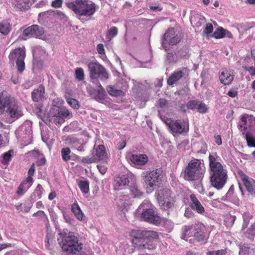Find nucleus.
<instances>
[{
  "label": "nucleus",
  "instance_id": "obj_1",
  "mask_svg": "<svg viewBox=\"0 0 255 255\" xmlns=\"http://www.w3.org/2000/svg\"><path fill=\"white\" fill-rule=\"evenodd\" d=\"M220 160L216 154L209 155L210 182L212 186L218 190L223 187L227 179V170L220 163Z\"/></svg>",
  "mask_w": 255,
  "mask_h": 255
},
{
  "label": "nucleus",
  "instance_id": "obj_2",
  "mask_svg": "<svg viewBox=\"0 0 255 255\" xmlns=\"http://www.w3.org/2000/svg\"><path fill=\"white\" fill-rule=\"evenodd\" d=\"M5 114L9 123H12L21 117L23 114L21 108L16 100L5 92L0 95V115Z\"/></svg>",
  "mask_w": 255,
  "mask_h": 255
},
{
  "label": "nucleus",
  "instance_id": "obj_3",
  "mask_svg": "<svg viewBox=\"0 0 255 255\" xmlns=\"http://www.w3.org/2000/svg\"><path fill=\"white\" fill-rule=\"evenodd\" d=\"M132 243L135 248L138 249H147L153 250L155 246L152 243V240L158 237L156 232L153 231L134 230L132 232Z\"/></svg>",
  "mask_w": 255,
  "mask_h": 255
},
{
  "label": "nucleus",
  "instance_id": "obj_4",
  "mask_svg": "<svg viewBox=\"0 0 255 255\" xmlns=\"http://www.w3.org/2000/svg\"><path fill=\"white\" fill-rule=\"evenodd\" d=\"M205 168L201 160L194 158L190 161L182 172L184 179L187 181L197 180L204 176Z\"/></svg>",
  "mask_w": 255,
  "mask_h": 255
},
{
  "label": "nucleus",
  "instance_id": "obj_5",
  "mask_svg": "<svg viewBox=\"0 0 255 255\" xmlns=\"http://www.w3.org/2000/svg\"><path fill=\"white\" fill-rule=\"evenodd\" d=\"M63 237L58 238V241L63 251L68 255H78L82 249V244L79 243L78 238L73 232L68 234L64 232Z\"/></svg>",
  "mask_w": 255,
  "mask_h": 255
},
{
  "label": "nucleus",
  "instance_id": "obj_6",
  "mask_svg": "<svg viewBox=\"0 0 255 255\" xmlns=\"http://www.w3.org/2000/svg\"><path fill=\"white\" fill-rule=\"evenodd\" d=\"M66 5L79 16H91L96 11L95 4L89 0L69 1L66 3Z\"/></svg>",
  "mask_w": 255,
  "mask_h": 255
},
{
  "label": "nucleus",
  "instance_id": "obj_7",
  "mask_svg": "<svg viewBox=\"0 0 255 255\" xmlns=\"http://www.w3.org/2000/svg\"><path fill=\"white\" fill-rule=\"evenodd\" d=\"M155 196L162 209L167 210L174 207L175 198L169 189L164 188L158 189L156 191Z\"/></svg>",
  "mask_w": 255,
  "mask_h": 255
},
{
  "label": "nucleus",
  "instance_id": "obj_8",
  "mask_svg": "<svg viewBox=\"0 0 255 255\" xmlns=\"http://www.w3.org/2000/svg\"><path fill=\"white\" fill-rule=\"evenodd\" d=\"M148 206L145 203H142L138 208V212H141L140 219L154 225H159L161 222V218L152 209L147 208Z\"/></svg>",
  "mask_w": 255,
  "mask_h": 255
},
{
  "label": "nucleus",
  "instance_id": "obj_9",
  "mask_svg": "<svg viewBox=\"0 0 255 255\" xmlns=\"http://www.w3.org/2000/svg\"><path fill=\"white\" fill-rule=\"evenodd\" d=\"M8 58L10 61H15L17 71L21 73L25 69L24 62L25 58L24 48H17L12 50L9 54Z\"/></svg>",
  "mask_w": 255,
  "mask_h": 255
},
{
  "label": "nucleus",
  "instance_id": "obj_10",
  "mask_svg": "<svg viewBox=\"0 0 255 255\" xmlns=\"http://www.w3.org/2000/svg\"><path fill=\"white\" fill-rule=\"evenodd\" d=\"M88 69L90 77L92 79H100L101 80L104 81L108 78V74L105 68L98 63H89Z\"/></svg>",
  "mask_w": 255,
  "mask_h": 255
},
{
  "label": "nucleus",
  "instance_id": "obj_11",
  "mask_svg": "<svg viewBox=\"0 0 255 255\" xmlns=\"http://www.w3.org/2000/svg\"><path fill=\"white\" fill-rule=\"evenodd\" d=\"M181 40L180 36L176 34L173 28L169 29L163 36L162 46L165 50H167L168 45H175Z\"/></svg>",
  "mask_w": 255,
  "mask_h": 255
},
{
  "label": "nucleus",
  "instance_id": "obj_12",
  "mask_svg": "<svg viewBox=\"0 0 255 255\" xmlns=\"http://www.w3.org/2000/svg\"><path fill=\"white\" fill-rule=\"evenodd\" d=\"M126 193H127L126 195H123L120 198L121 204H123L125 207L128 204V203L126 202L128 199L140 198L143 194V193L140 191L137 185L134 184H131L128 188Z\"/></svg>",
  "mask_w": 255,
  "mask_h": 255
},
{
  "label": "nucleus",
  "instance_id": "obj_13",
  "mask_svg": "<svg viewBox=\"0 0 255 255\" xmlns=\"http://www.w3.org/2000/svg\"><path fill=\"white\" fill-rule=\"evenodd\" d=\"M166 124L172 133L182 134L187 132L189 130L188 125H186L184 121L169 120V122H166Z\"/></svg>",
  "mask_w": 255,
  "mask_h": 255
},
{
  "label": "nucleus",
  "instance_id": "obj_14",
  "mask_svg": "<svg viewBox=\"0 0 255 255\" xmlns=\"http://www.w3.org/2000/svg\"><path fill=\"white\" fill-rule=\"evenodd\" d=\"M161 173L162 171L160 169L149 172L144 177L146 184L151 188L157 186L162 178Z\"/></svg>",
  "mask_w": 255,
  "mask_h": 255
},
{
  "label": "nucleus",
  "instance_id": "obj_15",
  "mask_svg": "<svg viewBox=\"0 0 255 255\" xmlns=\"http://www.w3.org/2000/svg\"><path fill=\"white\" fill-rule=\"evenodd\" d=\"M42 120L47 125L49 126L52 122L55 124H57L63 123L64 122V119L60 117L59 115H57V114L55 112V111L53 110V108L50 110L49 112L47 115L43 116L42 118Z\"/></svg>",
  "mask_w": 255,
  "mask_h": 255
},
{
  "label": "nucleus",
  "instance_id": "obj_16",
  "mask_svg": "<svg viewBox=\"0 0 255 255\" xmlns=\"http://www.w3.org/2000/svg\"><path fill=\"white\" fill-rule=\"evenodd\" d=\"M43 28L38 25H32L25 29L22 33L26 37H38L44 33Z\"/></svg>",
  "mask_w": 255,
  "mask_h": 255
},
{
  "label": "nucleus",
  "instance_id": "obj_17",
  "mask_svg": "<svg viewBox=\"0 0 255 255\" xmlns=\"http://www.w3.org/2000/svg\"><path fill=\"white\" fill-rule=\"evenodd\" d=\"M193 236L198 242L207 241L208 235L206 232L205 228L202 225H197L194 226L193 229Z\"/></svg>",
  "mask_w": 255,
  "mask_h": 255
},
{
  "label": "nucleus",
  "instance_id": "obj_18",
  "mask_svg": "<svg viewBox=\"0 0 255 255\" xmlns=\"http://www.w3.org/2000/svg\"><path fill=\"white\" fill-rule=\"evenodd\" d=\"M238 173L248 191L252 195L255 196V182L253 179L249 180L248 176H247L242 171H239Z\"/></svg>",
  "mask_w": 255,
  "mask_h": 255
},
{
  "label": "nucleus",
  "instance_id": "obj_19",
  "mask_svg": "<svg viewBox=\"0 0 255 255\" xmlns=\"http://www.w3.org/2000/svg\"><path fill=\"white\" fill-rule=\"evenodd\" d=\"M185 75H188V70L187 68H182L174 72L168 78L167 81L168 85L170 86L173 85Z\"/></svg>",
  "mask_w": 255,
  "mask_h": 255
},
{
  "label": "nucleus",
  "instance_id": "obj_20",
  "mask_svg": "<svg viewBox=\"0 0 255 255\" xmlns=\"http://www.w3.org/2000/svg\"><path fill=\"white\" fill-rule=\"evenodd\" d=\"M249 223V220L248 218L244 217V221L242 226V230L244 231L245 236L250 240H253L255 236V224H252L250 227L245 231L247 228Z\"/></svg>",
  "mask_w": 255,
  "mask_h": 255
},
{
  "label": "nucleus",
  "instance_id": "obj_21",
  "mask_svg": "<svg viewBox=\"0 0 255 255\" xmlns=\"http://www.w3.org/2000/svg\"><path fill=\"white\" fill-rule=\"evenodd\" d=\"M129 183V178L126 175L116 177L114 181V188L116 190H122Z\"/></svg>",
  "mask_w": 255,
  "mask_h": 255
},
{
  "label": "nucleus",
  "instance_id": "obj_22",
  "mask_svg": "<svg viewBox=\"0 0 255 255\" xmlns=\"http://www.w3.org/2000/svg\"><path fill=\"white\" fill-rule=\"evenodd\" d=\"M190 197L192 201L191 205L192 209L196 211L199 214H203L205 212L204 208L196 197L195 195L191 194Z\"/></svg>",
  "mask_w": 255,
  "mask_h": 255
},
{
  "label": "nucleus",
  "instance_id": "obj_23",
  "mask_svg": "<svg viewBox=\"0 0 255 255\" xmlns=\"http://www.w3.org/2000/svg\"><path fill=\"white\" fill-rule=\"evenodd\" d=\"M131 161L135 164L143 165L148 161V157L146 154H132L130 158Z\"/></svg>",
  "mask_w": 255,
  "mask_h": 255
},
{
  "label": "nucleus",
  "instance_id": "obj_24",
  "mask_svg": "<svg viewBox=\"0 0 255 255\" xmlns=\"http://www.w3.org/2000/svg\"><path fill=\"white\" fill-rule=\"evenodd\" d=\"M220 80L224 85L230 84L234 79L233 75H231L227 70L221 73L219 76Z\"/></svg>",
  "mask_w": 255,
  "mask_h": 255
},
{
  "label": "nucleus",
  "instance_id": "obj_25",
  "mask_svg": "<svg viewBox=\"0 0 255 255\" xmlns=\"http://www.w3.org/2000/svg\"><path fill=\"white\" fill-rule=\"evenodd\" d=\"M44 88L42 86L39 87L37 89H34L32 93L31 96L33 101L38 102L44 98Z\"/></svg>",
  "mask_w": 255,
  "mask_h": 255
},
{
  "label": "nucleus",
  "instance_id": "obj_26",
  "mask_svg": "<svg viewBox=\"0 0 255 255\" xmlns=\"http://www.w3.org/2000/svg\"><path fill=\"white\" fill-rule=\"evenodd\" d=\"M239 255H255V249L244 245H239Z\"/></svg>",
  "mask_w": 255,
  "mask_h": 255
},
{
  "label": "nucleus",
  "instance_id": "obj_27",
  "mask_svg": "<svg viewBox=\"0 0 255 255\" xmlns=\"http://www.w3.org/2000/svg\"><path fill=\"white\" fill-rule=\"evenodd\" d=\"M94 156L97 159V162L105 159L107 156L105 146L103 145H99L98 148L96 149V154Z\"/></svg>",
  "mask_w": 255,
  "mask_h": 255
},
{
  "label": "nucleus",
  "instance_id": "obj_28",
  "mask_svg": "<svg viewBox=\"0 0 255 255\" xmlns=\"http://www.w3.org/2000/svg\"><path fill=\"white\" fill-rule=\"evenodd\" d=\"M71 210L78 220L80 221H82L83 220L84 215L77 203H74L73 204Z\"/></svg>",
  "mask_w": 255,
  "mask_h": 255
},
{
  "label": "nucleus",
  "instance_id": "obj_29",
  "mask_svg": "<svg viewBox=\"0 0 255 255\" xmlns=\"http://www.w3.org/2000/svg\"><path fill=\"white\" fill-rule=\"evenodd\" d=\"M32 53L33 57L40 58L45 55L46 51L41 46H36L33 49Z\"/></svg>",
  "mask_w": 255,
  "mask_h": 255
},
{
  "label": "nucleus",
  "instance_id": "obj_30",
  "mask_svg": "<svg viewBox=\"0 0 255 255\" xmlns=\"http://www.w3.org/2000/svg\"><path fill=\"white\" fill-rule=\"evenodd\" d=\"M66 144L71 146L72 147L77 148L78 149V146L80 144L79 140L72 136H69L66 137L65 140Z\"/></svg>",
  "mask_w": 255,
  "mask_h": 255
},
{
  "label": "nucleus",
  "instance_id": "obj_31",
  "mask_svg": "<svg viewBox=\"0 0 255 255\" xmlns=\"http://www.w3.org/2000/svg\"><path fill=\"white\" fill-rule=\"evenodd\" d=\"M52 108L53 110L55 111V112L57 113V115H59L60 117L63 118V119L67 118L69 115L68 110L66 109L60 108L57 106H54Z\"/></svg>",
  "mask_w": 255,
  "mask_h": 255
},
{
  "label": "nucleus",
  "instance_id": "obj_32",
  "mask_svg": "<svg viewBox=\"0 0 255 255\" xmlns=\"http://www.w3.org/2000/svg\"><path fill=\"white\" fill-rule=\"evenodd\" d=\"M248 145L249 147H255V138L252 136L250 133H247L246 135ZM252 155L255 158V150L252 153Z\"/></svg>",
  "mask_w": 255,
  "mask_h": 255
},
{
  "label": "nucleus",
  "instance_id": "obj_33",
  "mask_svg": "<svg viewBox=\"0 0 255 255\" xmlns=\"http://www.w3.org/2000/svg\"><path fill=\"white\" fill-rule=\"evenodd\" d=\"M10 30L9 23L6 22H0V32L3 35H7Z\"/></svg>",
  "mask_w": 255,
  "mask_h": 255
},
{
  "label": "nucleus",
  "instance_id": "obj_34",
  "mask_svg": "<svg viewBox=\"0 0 255 255\" xmlns=\"http://www.w3.org/2000/svg\"><path fill=\"white\" fill-rule=\"evenodd\" d=\"M107 91L110 95L115 97L121 96L123 93L122 91L116 89L113 86H108Z\"/></svg>",
  "mask_w": 255,
  "mask_h": 255
},
{
  "label": "nucleus",
  "instance_id": "obj_35",
  "mask_svg": "<svg viewBox=\"0 0 255 255\" xmlns=\"http://www.w3.org/2000/svg\"><path fill=\"white\" fill-rule=\"evenodd\" d=\"M79 186L80 190L84 193H88L89 191V184L88 181L81 180L79 182Z\"/></svg>",
  "mask_w": 255,
  "mask_h": 255
},
{
  "label": "nucleus",
  "instance_id": "obj_36",
  "mask_svg": "<svg viewBox=\"0 0 255 255\" xmlns=\"http://www.w3.org/2000/svg\"><path fill=\"white\" fill-rule=\"evenodd\" d=\"M98 86H99V87L101 88V90H99L97 91V94L96 95L95 99L98 102H101L102 101L104 100L105 98L106 92H105L104 89L102 88L101 84H99V85Z\"/></svg>",
  "mask_w": 255,
  "mask_h": 255
},
{
  "label": "nucleus",
  "instance_id": "obj_37",
  "mask_svg": "<svg viewBox=\"0 0 255 255\" xmlns=\"http://www.w3.org/2000/svg\"><path fill=\"white\" fill-rule=\"evenodd\" d=\"M226 30L222 27L218 28L213 34V36L216 38H221L226 36Z\"/></svg>",
  "mask_w": 255,
  "mask_h": 255
},
{
  "label": "nucleus",
  "instance_id": "obj_38",
  "mask_svg": "<svg viewBox=\"0 0 255 255\" xmlns=\"http://www.w3.org/2000/svg\"><path fill=\"white\" fill-rule=\"evenodd\" d=\"M193 229V228H192V226H184L183 228V233L182 235L181 238L184 240H186V238L187 236H193L192 232H191V230Z\"/></svg>",
  "mask_w": 255,
  "mask_h": 255
},
{
  "label": "nucleus",
  "instance_id": "obj_39",
  "mask_svg": "<svg viewBox=\"0 0 255 255\" xmlns=\"http://www.w3.org/2000/svg\"><path fill=\"white\" fill-rule=\"evenodd\" d=\"M70 149L68 147H65L62 149L61 154L63 160L67 161L71 159V156L70 155Z\"/></svg>",
  "mask_w": 255,
  "mask_h": 255
},
{
  "label": "nucleus",
  "instance_id": "obj_40",
  "mask_svg": "<svg viewBox=\"0 0 255 255\" xmlns=\"http://www.w3.org/2000/svg\"><path fill=\"white\" fill-rule=\"evenodd\" d=\"M13 153V150H10L3 154V160L2 163L4 164H7L11 160L12 154Z\"/></svg>",
  "mask_w": 255,
  "mask_h": 255
},
{
  "label": "nucleus",
  "instance_id": "obj_41",
  "mask_svg": "<svg viewBox=\"0 0 255 255\" xmlns=\"http://www.w3.org/2000/svg\"><path fill=\"white\" fill-rule=\"evenodd\" d=\"M75 78L78 81H83L84 79V73L82 68H78L75 70Z\"/></svg>",
  "mask_w": 255,
  "mask_h": 255
},
{
  "label": "nucleus",
  "instance_id": "obj_42",
  "mask_svg": "<svg viewBox=\"0 0 255 255\" xmlns=\"http://www.w3.org/2000/svg\"><path fill=\"white\" fill-rule=\"evenodd\" d=\"M67 102L71 107L74 109H77L80 107L78 101L75 99L68 98Z\"/></svg>",
  "mask_w": 255,
  "mask_h": 255
},
{
  "label": "nucleus",
  "instance_id": "obj_43",
  "mask_svg": "<svg viewBox=\"0 0 255 255\" xmlns=\"http://www.w3.org/2000/svg\"><path fill=\"white\" fill-rule=\"evenodd\" d=\"M235 220L236 217L235 216L229 215L226 218L225 222L227 226H232L234 224Z\"/></svg>",
  "mask_w": 255,
  "mask_h": 255
},
{
  "label": "nucleus",
  "instance_id": "obj_44",
  "mask_svg": "<svg viewBox=\"0 0 255 255\" xmlns=\"http://www.w3.org/2000/svg\"><path fill=\"white\" fill-rule=\"evenodd\" d=\"M213 30V27L211 23H208L206 24V27L203 31L202 35H207L212 32Z\"/></svg>",
  "mask_w": 255,
  "mask_h": 255
},
{
  "label": "nucleus",
  "instance_id": "obj_45",
  "mask_svg": "<svg viewBox=\"0 0 255 255\" xmlns=\"http://www.w3.org/2000/svg\"><path fill=\"white\" fill-rule=\"evenodd\" d=\"M198 102L196 100H190L186 104L187 108L188 109L193 110L197 108Z\"/></svg>",
  "mask_w": 255,
  "mask_h": 255
},
{
  "label": "nucleus",
  "instance_id": "obj_46",
  "mask_svg": "<svg viewBox=\"0 0 255 255\" xmlns=\"http://www.w3.org/2000/svg\"><path fill=\"white\" fill-rule=\"evenodd\" d=\"M82 162L84 163H92L94 162H97V159L94 157V156L91 157H84L82 159Z\"/></svg>",
  "mask_w": 255,
  "mask_h": 255
},
{
  "label": "nucleus",
  "instance_id": "obj_47",
  "mask_svg": "<svg viewBox=\"0 0 255 255\" xmlns=\"http://www.w3.org/2000/svg\"><path fill=\"white\" fill-rule=\"evenodd\" d=\"M56 11L54 10H47L46 11L40 13L39 14V16L41 17H48L49 15H54L56 14Z\"/></svg>",
  "mask_w": 255,
  "mask_h": 255
},
{
  "label": "nucleus",
  "instance_id": "obj_48",
  "mask_svg": "<svg viewBox=\"0 0 255 255\" xmlns=\"http://www.w3.org/2000/svg\"><path fill=\"white\" fill-rule=\"evenodd\" d=\"M197 109L198 111L202 114L205 113L207 111V108L206 105L204 103H200V104H198Z\"/></svg>",
  "mask_w": 255,
  "mask_h": 255
},
{
  "label": "nucleus",
  "instance_id": "obj_49",
  "mask_svg": "<svg viewBox=\"0 0 255 255\" xmlns=\"http://www.w3.org/2000/svg\"><path fill=\"white\" fill-rule=\"evenodd\" d=\"M33 64L34 66L38 68H41L42 66L43 63L40 58H36L33 57Z\"/></svg>",
  "mask_w": 255,
  "mask_h": 255
},
{
  "label": "nucleus",
  "instance_id": "obj_50",
  "mask_svg": "<svg viewBox=\"0 0 255 255\" xmlns=\"http://www.w3.org/2000/svg\"><path fill=\"white\" fill-rule=\"evenodd\" d=\"M166 58L169 63H175L177 62V60L175 58V55L171 53L167 54Z\"/></svg>",
  "mask_w": 255,
  "mask_h": 255
},
{
  "label": "nucleus",
  "instance_id": "obj_51",
  "mask_svg": "<svg viewBox=\"0 0 255 255\" xmlns=\"http://www.w3.org/2000/svg\"><path fill=\"white\" fill-rule=\"evenodd\" d=\"M243 68L250 73L251 76H255V68L253 66H243Z\"/></svg>",
  "mask_w": 255,
  "mask_h": 255
},
{
  "label": "nucleus",
  "instance_id": "obj_52",
  "mask_svg": "<svg viewBox=\"0 0 255 255\" xmlns=\"http://www.w3.org/2000/svg\"><path fill=\"white\" fill-rule=\"evenodd\" d=\"M24 185L25 182H22L20 184L17 191V193L18 194L21 195L24 193L25 191L27 189L26 187H24Z\"/></svg>",
  "mask_w": 255,
  "mask_h": 255
},
{
  "label": "nucleus",
  "instance_id": "obj_53",
  "mask_svg": "<svg viewBox=\"0 0 255 255\" xmlns=\"http://www.w3.org/2000/svg\"><path fill=\"white\" fill-rule=\"evenodd\" d=\"M118 33V29L116 27H113L111 28L108 32L107 37H109L110 35H112L113 37L115 36Z\"/></svg>",
  "mask_w": 255,
  "mask_h": 255
},
{
  "label": "nucleus",
  "instance_id": "obj_54",
  "mask_svg": "<svg viewBox=\"0 0 255 255\" xmlns=\"http://www.w3.org/2000/svg\"><path fill=\"white\" fill-rule=\"evenodd\" d=\"M63 3V0H54L51 3V6L55 8H59L61 7Z\"/></svg>",
  "mask_w": 255,
  "mask_h": 255
},
{
  "label": "nucleus",
  "instance_id": "obj_55",
  "mask_svg": "<svg viewBox=\"0 0 255 255\" xmlns=\"http://www.w3.org/2000/svg\"><path fill=\"white\" fill-rule=\"evenodd\" d=\"M150 8L152 10H154V11H160L162 10V8H161L160 7V5L159 3H154V4H151L150 5Z\"/></svg>",
  "mask_w": 255,
  "mask_h": 255
},
{
  "label": "nucleus",
  "instance_id": "obj_56",
  "mask_svg": "<svg viewBox=\"0 0 255 255\" xmlns=\"http://www.w3.org/2000/svg\"><path fill=\"white\" fill-rule=\"evenodd\" d=\"M32 182L33 179L32 178V176L28 175V177H27L25 181H23L22 182H25V185L26 184H28V186L26 187V189H28L32 184Z\"/></svg>",
  "mask_w": 255,
  "mask_h": 255
},
{
  "label": "nucleus",
  "instance_id": "obj_57",
  "mask_svg": "<svg viewBox=\"0 0 255 255\" xmlns=\"http://www.w3.org/2000/svg\"><path fill=\"white\" fill-rule=\"evenodd\" d=\"M97 50L100 54H105V49L103 44H99L97 46Z\"/></svg>",
  "mask_w": 255,
  "mask_h": 255
},
{
  "label": "nucleus",
  "instance_id": "obj_58",
  "mask_svg": "<svg viewBox=\"0 0 255 255\" xmlns=\"http://www.w3.org/2000/svg\"><path fill=\"white\" fill-rule=\"evenodd\" d=\"M97 168L102 174L103 175L106 172L107 168L105 165L99 164L97 165Z\"/></svg>",
  "mask_w": 255,
  "mask_h": 255
},
{
  "label": "nucleus",
  "instance_id": "obj_59",
  "mask_svg": "<svg viewBox=\"0 0 255 255\" xmlns=\"http://www.w3.org/2000/svg\"><path fill=\"white\" fill-rule=\"evenodd\" d=\"M43 189L42 186L40 184H38L37 186L36 189L35 190V192L37 194L38 196H40L43 192Z\"/></svg>",
  "mask_w": 255,
  "mask_h": 255
},
{
  "label": "nucleus",
  "instance_id": "obj_60",
  "mask_svg": "<svg viewBox=\"0 0 255 255\" xmlns=\"http://www.w3.org/2000/svg\"><path fill=\"white\" fill-rule=\"evenodd\" d=\"M237 91L234 89H231L227 93V95L232 98L236 97L237 96Z\"/></svg>",
  "mask_w": 255,
  "mask_h": 255
},
{
  "label": "nucleus",
  "instance_id": "obj_61",
  "mask_svg": "<svg viewBox=\"0 0 255 255\" xmlns=\"http://www.w3.org/2000/svg\"><path fill=\"white\" fill-rule=\"evenodd\" d=\"M167 101L164 99H160L159 100V106L162 108H164L165 107V106L167 105Z\"/></svg>",
  "mask_w": 255,
  "mask_h": 255
},
{
  "label": "nucleus",
  "instance_id": "obj_62",
  "mask_svg": "<svg viewBox=\"0 0 255 255\" xmlns=\"http://www.w3.org/2000/svg\"><path fill=\"white\" fill-rule=\"evenodd\" d=\"M40 216V217H45L46 218V216L45 214V213L43 211H38L36 213H34L33 214V216Z\"/></svg>",
  "mask_w": 255,
  "mask_h": 255
},
{
  "label": "nucleus",
  "instance_id": "obj_63",
  "mask_svg": "<svg viewBox=\"0 0 255 255\" xmlns=\"http://www.w3.org/2000/svg\"><path fill=\"white\" fill-rule=\"evenodd\" d=\"M215 139L216 143L218 145H220L222 144V142L221 137L220 135H218L217 136H215Z\"/></svg>",
  "mask_w": 255,
  "mask_h": 255
},
{
  "label": "nucleus",
  "instance_id": "obj_64",
  "mask_svg": "<svg viewBox=\"0 0 255 255\" xmlns=\"http://www.w3.org/2000/svg\"><path fill=\"white\" fill-rule=\"evenodd\" d=\"M215 253L216 255H226L227 254V252L225 250H220L215 251Z\"/></svg>",
  "mask_w": 255,
  "mask_h": 255
}]
</instances>
